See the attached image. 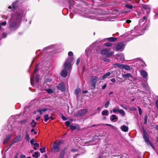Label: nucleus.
Returning a JSON list of instances; mask_svg holds the SVG:
<instances>
[{
  "mask_svg": "<svg viewBox=\"0 0 158 158\" xmlns=\"http://www.w3.org/2000/svg\"><path fill=\"white\" fill-rule=\"evenodd\" d=\"M26 14L23 9L19 8L15 14H13L8 22L9 28L11 31L16 30L19 27L22 17Z\"/></svg>",
  "mask_w": 158,
  "mask_h": 158,
  "instance_id": "1",
  "label": "nucleus"
},
{
  "mask_svg": "<svg viewBox=\"0 0 158 158\" xmlns=\"http://www.w3.org/2000/svg\"><path fill=\"white\" fill-rule=\"evenodd\" d=\"M73 60V57L68 58L64 64V69L61 72V75L63 77H65L71 69V63Z\"/></svg>",
  "mask_w": 158,
  "mask_h": 158,
  "instance_id": "2",
  "label": "nucleus"
},
{
  "mask_svg": "<svg viewBox=\"0 0 158 158\" xmlns=\"http://www.w3.org/2000/svg\"><path fill=\"white\" fill-rule=\"evenodd\" d=\"M110 49V48L108 49L106 48L102 49L101 51V54L103 55H106V57H109L114 54V52L113 51L109 52Z\"/></svg>",
  "mask_w": 158,
  "mask_h": 158,
  "instance_id": "3",
  "label": "nucleus"
},
{
  "mask_svg": "<svg viewBox=\"0 0 158 158\" xmlns=\"http://www.w3.org/2000/svg\"><path fill=\"white\" fill-rule=\"evenodd\" d=\"M62 143V140L59 141L57 143H56V141H55L52 145L53 152H59L60 150V145Z\"/></svg>",
  "mask_w": 158,
  "mask_h": 158,
  "instance_id": "4",
  "label": "nucleus"
},
{
  "mask_svg": "<svg viewBox=\"0 0 158 158\" xmlns=\"http://www.w3.org/2000/svg\"><path fill=\"white\" fill-rule=\"evenodd\" d=\"M114 66H116L118 67L120 69H124L127 70H130L131 69V68L130 66L128 65H124L119 63H116L113 64Z\"/></svg>",
  "mask_w": 158,
  "mask_h": 158,
  "instance_id": "5",
  "label": "nucleus"
},
{
  "mask_svg": "<svg viewBox=\"0 0 158 158\" xmlns=\"http://www.w3.org/2000/svg\"><path fill=\"white\" fill-rule=\"evenodd\" d=\"M87 110L86 109H82L79 111L76 114L74 115L75 117H80L84 115L87 112Z\"/></svg>",
  "mask_w": 158,
  "mask_h": 158,
  "instance_id": "6",
  "label": "nucleus"
},
{
  "mask_svg": "<svg viewBox=\"0 0 158 158\" xmlns=\"http://www.w3.org/2000/svg\"><path fill=\"white\" fill-rule=\"evenodd\" d=\"M98 79V77L96 76H93L91 78V86L94 88H95V85Z\"/></svg>",
  "mask_w": 158,
  "mask_h": 158,
  "instance_id": "7",
  "label": "nucleus"
},
{
  "mask_svg": "<svg viewBox=\"0 0 158 158\" xmlns=\"http://www.w3.org/2000/svg\"><path fill=\"white\" fill-rule=\"evenodd\" d=\"M143 137L145 142L148 145H149V143H150L149 140V136L148 135L145 131L143 132Z\"/></svg>",
  "mask_w": 158,
  "mask_h": 158,
  "instance_id": "8",
  "label": "nucleus"
},
{
  "mask_svg": "<svg viewBox=\"0 0 158 158\" xmlns=\"http://www.w3.org/2000/svg\"><path fill=\"white\" fill-rule=\"evenodd\" d=\"M124 45L123 43H118L116 46V50L117 51H122L124 49Z\"/></svg>",
  "mask_w": 158,
  "mask_h": 158,
  "instance_id": "9",
  "label": "nucleus"
},
{
  "mask_svg": "<svg viewBox=\"0 0 158 158\" xmlns=\"http://www.w3.org/2000/svg\"><path fill=\"white\" fill-rule=\"evenodd\" d=\"M19 6V2L18 0H16L12 3L11 6H9L8 7L9 9L13 8V10L17 8Z\"/></svg>",
  "mask_w": 158,
  "mask_h": 158,
  "instance_id": "10",
  "label": "nucleus"
},
{
  "mask_svg": "<svg viewBox=\"0 0 158 158\" xmlns=\"http://www.w3.org/2000/svg\"><path fill=\"white\" fill-rule=\"evenodd\" d=\"M92 49V47L91 46H90L86 49L85 50V53L87 56H89L93 53Z\"/></svg>",
  "mask_w": 158,
  "mask_h": 158,
  "instance_id": "11",
  "label": "nucleus"
},
{
  "mask_svg": "<svg viewBox=\"0 0 158 158\" xmlns=\"http://www.w3.org/2000/svg\"><path fill=\"white\" fill-rule=\"evenodd\" d=\"M21 136L20 135H19L17 136L13 140V143H17L19 142L21 140Z\"/></svg>",
  "mask_w": 158,
  "mask_h": 158,
  "instance_id": "12",
  "label": "nucleus"
},
{
  "mask_svg": "<svg viewBox=\"0 0 158 158\" xmlns=\"http://www.w3.org/2000/svg\"><path fill=\"white\" fill-rule=\"evenodd\" d=\"M115 57L118 60L120 61H123L124 60V57L123 54L120 53L118 54L115 56Z\"/></svg>",
  "mask_w": 158,
  "mask_h": 158,
  "instance_id": "13",
  "label": "nucleus"
},
{
  "mask_svg": "<svg viewBox=\"0 0 158 158\" xmlns=\"http://www.w3.org/2000/svg\"><path fill=\"white\" fill-rule=\"evenodd\" d=\"M57 88L62 91H64L65 89V85L63 83H60L57 86Z\"/></svg>",
  "mask_w": 158,
  "mask_h": 158,
  "instance_id": "14",
  "label": "nucleus"
},
{
  "mask_svg": "<svg viewBox=\"0 0 158 158\" xmlns=\"http://www.w3.org/2000/svg\"><path fill=\"white\" fill-rule=\"evenodd\" d=\"M112 73V72H111V73L109 72L105 74L102 76V79L104 80L105 79L107 78L108 77H112V76H110V75H111Z\"/></svg>",
  "mask_w": 158,
  "mask_h": 158,
  "instance_id": "15",
  "label": "nucleus"
},
{
  "mask_svg": "<svg viewBox=\"0 0 158 158\" xmlns=\"http://www.w3.org/2000/svg\"><path fill=\"white\" fill-rule=\"evenodd\" d=\"M142 8L145 10H147V13H148L150 11L151 8L149 6L147 5H143L142 6Z\"/></svg>",
  "mask_w": 158,
  "mask_h": 158,
  "instance_id": "16",
  "label": "nucleus"
},
{
  "mask_svg": "<svg viewBox=\"0 0 158 158\" xmlns=\"http://www.w3.org/2000/svg\"><path fill=\"white\" fill-rule=\"evenodd\" d=\"M120 129L122 131L125 132H127L128 129V127L125 125L121 126L120 127Z\"/></svg>",
  "mask_w": 158,
  "mask_h": 158,
  "instance_id": "17",
  "label": "nucleus"
},
{
  "mask_svg": "<svg viewBox=\"0 0 158 158\" xmlns=\"http://www.w3.org/2000/svg\"><path fill=\"white\" fill-rule=\"evenodd\" d=\"M140 74L143 78H146L148 76L147 72L144 70H142L140 71Z\"/></svg>",
  "mask_w": 158,
  "mask_h": 158,
  "instance_id": "18",
  "label": "nucleus"
},
{
  "mask_svg": "<svg viewBox=\"0 0 158 158\" xmlns=\"http://www.w3.org/2000/svg\"><path fill=\"white\" fill-rule=\"evenodd\" d=\"M11 135L9 134L6 137V138L4 139L3 142V144H5L10 139Z\"/></svg>",
  "mask_w": 158,
  "mask_h": 158,
  "instance_id": "19",
  "label": "nucleus"
},
{
  "mask_svg": "<svg viewBox=\"0 0 158 158\" xmlns=\"http://www.w3.org/2000/svg\"><path fill=\"white\" fill-rule=\"evenodd\" d=\"M122 77L124 78H132V76L130 73H126V74H123Z\"/></svg>",
  "mask_w": 158,
  "mask_h": 158,
  "instance_id": "20",
  "label": "nucleus"
},
{
  "mask_svg": "<svg viewBox=\"0 0 158 158\" xmlns=\"http://www.w3.org/2000/svg\"><path fill=\"white\" fill-rule=\"evenodd\" d=\"M47 109L46 108H42V109H38L37 110V112H39L40 114H42L44 112H46L47 111Z\"/></svg>",
  "mask_w": 158,
  "mask_h": 158,
  "instance_id": "21",
  "label": "nucleus"
},
{
  "mask_svg": "<svg viewBox=\"0 0 158 158\" xmlns=\"http://www.w3.org/2000/svg\"><path fill=\"white\" fill-rule=\"evenodd\" d=\"M110 119L111 121H113L115 120H117L118 118L116 117L115 115L113 114L110 116Z\"/></svg>",
  "mask_w": 158,
  "mask_h": 158,
  "instance_id": "22",
  "label": "nucleus"
},
{
  "mask_svg": "<svg viewBox=\"0 0 158 158\" xmlns=\"http://www.w3.org/2000/svg\"><path fill=\"white\" fill-rule=\"evenodd\" d=\"M81 92V89L80 88H77L75 90V93L76 95L77 98H79V94Z\"/></svg>",
  "mask_w": 158,
  "mask_h": 158,
  "instance_id": "23",
  "label": "nucleus"
},
{
  "mask_svg": "<svg viewBox=\"0 0 158 158\" xmlns=\"http://www.w3.org/2000/svg\"><path fill=\"white\" fill-rule=\"evenodd\" d=\"M64 150H61L60 152L58 158H64Z\"/></svg>",
  "mask_w": 158,
  "mask_h": 158,
  "instance_id": "24",
  "label": "nucleus"
},
{
  "mask_svg": "<svg viewBox=\"0 0 158 158\" xmlns=\"http://www.w3.org/2000/svg\"><path fill=\"white\" fill-rule=\"evenodd\" d=\"M117 38L115 37H110L108 38V40L111 42H115L117 40Z\"/></svg>",
  "mask_w": 158,
  "mask_h": 158,
  "instance_id": "25",
  "label": "nucleus"
},
{
  "mask_svg": "<svg viewBox=\"0 0 158 158\" xmlns=\"http://www.w3.org/2000/svg\"><path fill=\"white\" fill-rule=\"evenodd\" d=\"M102 114L103 115H107L109 114V112L107 110H105L102 112Z\"/></svg>",
  "mask_w": 158,
  "mask_h": 158,
  "instance_id": "26",
  "label": "nucleus"
},
{
  "mask_svg": "<svg viewBox=\"0 0 158 158\" xmlns=\"http://www.w3.org/2000/svg\"><path fill=\"white\" fill-rule=\"evenodd\" d=\"M37 124V123L36 122H35L34 120H32L31 122L30 123V125H31V126L32 127H35Z\"/></svg>",
  "mask_w": 158,
  "mask_h": 158,
  "instance_id": "27",
  "label": "nucleus"
},
{
  "mask_svg": "<svg viewBox=\"0 0 158 158\" xmlns=\"http://www.w3.org/2000/svg\"><path fill=\"white\" fill-rule=\"evenodd\" d=\"M34 81V75L32 74L31 77V85L33 86L34 84L33 82Z\"/></svg>",
  "mask_w": 158,
  "mask_h": 158,
  "instance_id": "28",
  "label": "nucleus"
},
{
  "mask_svg": "<svg viewBox=\"0 0 158 158\" xmlns=\"http://www.w3.org/2000/svg\"><path fill=\"white\" fill-rule=\"evenodd\" d=\"M45 90L46 91L48 94H52L53 92L52 89H46Z\"/></svg>",
  "mask_w": 158,
  "mask_h": 158,
  "instance_id": "29",
  "label": "nucleus"
},
{
  "mask_svg": "<svg viewBox=\"0 0 158 158\" xmlns=\"http://www.w3.org/2000/svg\"><path fill=\"white\" fill-rule=\"evenodd\" d=\"M25 139L27 141H29L30 140V136L28 134L26 133L25 135Z\"/></svg>",
  "mask_w": 158,
  "mask_h": 158,
  "instance_id": "30",
  "label": "nucleus"
},
{
  "mask_svg": "<svg viewBox=\"0 0 158 158\" xmlns=\"http://www.w3.org/2000/svg\"><path fill=\"white\" fill-rule=\"evenodd\" d=\"M118 112L121 114H122V116H124L125 115V113L124 111L122 110H118Z\"/></svg>",
  "mask_w": 158,
  "mask_h": 158,
  "instance_id": "31",
  "label": "nucleus"
},
{
  "mask_svg": "<svg viewBox=\"0 0 158 158\" xmlns=\"http://www.w3.org/2000/svg\"><path fill=\"white\" fill-rule=\"evenodd\" d=\"M33 145L34 146V149L35 150H37V148L39 146V144L37 143H35L33 144Z\"/></svg>",
  "mask_w": 158,
  "mask_h": 158,
  "instance_id": "32",
  "label": "nucleus"
},
{
  "mask_svg": "<svg viewBox=\"0 0 158 158\" xmlns=\"http://www.w3.org/2000/svg\"><path fill=\"white\" fill-rule=\"evenodd\" d=\"M125 6L126 7L130 9H132L133 8V6L132 5H129L128 4H126L125 5Z\"/></svg>",
  "mask_w": 158,
  "mask_h": 158,
  "instance_id": "33",
  "label": "nucleus"
},
{
  "mask_svg": "<svg viewBox=\"0 0 158 158\" xmlns=\"http://www.w3.org/2000/svg\"><path fill=\"white\" fill-rule=\"evenodd\" d=\"M44 121L45 122H47L49 118L48 117V114H46L44 116Z\"/></svg>",
  "mask_w": 158,
  "mask_h": 158,
  "instance_id": "34",
  "label": "nucleus"
},
{
  "mask_svg": "<svg viewBox=\"0 0 158 158\" xmlns=\"http://www.w3.org/2000/svg\"><path fill=\"white\" fill-rule=\"evenodd\" d=\"M104 45L107 47H110L112 45V44L109 43H106L104 44Z\"/></svg>",
  "mask_w": 158,
  "mask_h": 158,
  "instance_id": "35",
  "label": "nucleus"
},
{
  "mask_svg": "<svg viewBox=\"0 0 158 158\" xmlns=\"http://www.w3.org/2000/svg\"><path fill=\"white\" fill-rule=\"evenodd\" d=\"M107 58L108 57H106V56H105V57L103 58L102 59L103 61L105 62H109L110 61V60L108 59H107Z\"/></svg>",
  "mask_w": 158,
  "mask_h": 158,
  "instance_id": "36",
  "label": "nucleus"
},
{
  "mask_svg": "<svg viewBox=\"0 0 158 158\" xmlns=\"http://www.w3.org/2000/svg\"><path fill=\"white\" fill-rule=\"evenodd\" d=\"M142 86L145 89H147L148 88V85L147 84H143Z\"/></svg>",
  "mask_w": 158,
  "mask_h": 158,
  "instance_id": "37",
  "label": "nucleus"
},
{
  "mask_svg": "<svg viewBox=\"0 0 158 158\" xmlns=\"http://www.w3.org/2000/svg\"><path fill=\"white\" fill-rule=\"evenodd\" d=\"M45 147H44L43 148H40V150L41 153H43L45 152Z\"/></svg>",
  "mask_w": 158,
  "mask_h": 158,
  "instance_id": "38",
  "label": "nucleus"
},
{
  "mask_svg": "<svg viewBox=\"0 0 158 158\" xmlns=\"http://www.w3.org/2000/svg\"><path fill=\"white\" fill-rule=\"evenodd\" d=\"M33 156L34 157H35L36 158H37L39 157V155L38 152H35L34 154L33 155Z\"/></svg>",
  "mask_w": 158,
  "mask_h": 158,
  "instance_id": "39",
  "label": "nucleus"
},
{
  "mask_svg": "<svg viewBox=\"0 0 158 158\" xmlns=\"http://www.w3.org/2000/svg\"><path fill=\"white\" fill-rule=\"evenodd\" d=\"M110 102L109 101H107L106 103V104H105V107L106 108H108V107L109 104H110Z\"/></svg>",
  "mask_w": 158,
  "mask_h": 158,
  "instance_id": "40",
  "label": "nucleus"
},
{
  "mask_svg": "<svg viewBox=\"0 0 158 158\" xmlns=\"http://www.w3.org/2000/svg\"><path fill=\"white\" fill-rule=\"evenodd\" d=\"M70 128L72 130H74L76 127V126H74L73 125H71L70 126Z\"/></svg>",
  "mask_w": 158,
  "mask_h": 158,
  "instance_id": "41",
  "label": "nucleus"
},
{
  "mask_svg": "<svg viewBox=\"0 0 158 158\" xmlns=\"http://www.w3.org/2000/svg\"><path fill=\"white\" fill-rule=\"evenodd\" d=\"M104 126H110L111 127H112L113 129H115V127L110 124H104Z\"/></svg>",
  "mask_w": 158,
  "mask_h": 158,
  "instance_id": "42",
  "label": "nucleus"
},
{
  "mask_svg": "<svg viewBox=\"0 0 158 158\" xmlns=\"http://www.w3.org/2000/svg\"><path fill=\"white\" fill-rule=\"evenodd\" d=\"M65 124L66 126H67L69 127L70 126V123L69 121H67L65 122Z\"/></svg>",
  "mask_w": 158,
  "mask_h": 158,
  "instance_id": "43",
  "label": "nucleus"
},
{
  "mask_svg": "<svg viewBox=\"0 0 158 158\" xmlns=\"http://www.w3.org/2000/svg\"><path fill=\"white\" fill-rule=\"evenodd\" d=\"M147 118H148V117H147V115H145V116H144V123L145 124H146L147 123Z\"/></svg>",
  "mask_w": 158,
  "mask_h": 158,
  "instance_id": "44",
  "label": "nucleus"
},
{
  "mask_svg": "<svg viewBox=\"0 0 158 158\" xmlns=\"http://www.w3.org/2000/svg\"><path fill=\"white\" fill-rule=\"evenodd\" d=\"M68 55L69 56H73V53L72 52L70 51L68 52Z\"/></svg>",
  "mask_w": 158,
  "mask_h": 158,
  "instance_id": "45",
  "label": "nucleus"
},
{
  "mask_svg": "<svg viewBox=\"0 0 158 158\" xmlns=\"http://www.w3.org/2000/svg\"><path fill=\"white\" fill-rule=\"evenodd\" d=\"M138 108L139 114L140 115H141L142 114V110H141V108L139 107H138Z\"/></svg>",
  "mask_w": 158,
  "mask_h": 158,
  "instance_id": "46",
  "label": "nucleus"
},
{
  "mask_svg": "<svg viewBox=\"0 0 158 158\" xmlns=\"http://www.w3.org/2000/svg\"><path fill=\"white\" fill-rule=\"evenodd\" d=\"M39 75H37L35 77V81L36 82H38L39 81Z\"/></svg>",
  "mask_w": 158,
  "mask_h": 158,
  "instance_id": "47",
  "label": "nucleus"
},
{
  "mask_svg": "<svg viewBox=\"0 0 158 158\" xmlns=\"http://www.w3.org/2000/svg\"><path fill=\"white\" fill-rule=\"evenodd\" d=\"M38 65H37L35 69V70L34 71V73H36L37 71H38Z\"/></svg>",
  "mask_w": 158,
  "mask_h": 158,
  "instance_id": "48",
  "label": "nucleus"
},
{
  "mask_svg": "<svg viewBox=\"0 0 158 158\" xmlns=\"http://www.w3.org/2000/svg\"><path fill=\"white\" fill-rule=\"evenodd\" d=\"M61 118L63 121H65L67 120V118L63 115H61Z\"/></svg>",
  "mask_w": 158,
  "mask_h": 158,
  "instance_id": "49",
  "label": "nucleus"
},
{
  "mask_svg": "<svg viewBox=\"0 0 158 158\" xmlns=\"http://www.w3.org/2000/svg\"><path fill=\"white\" fill-rule=\"evenodd\" d=\"M121 106L124 109L126 110H127V108L126 106H125L123 105H122V104H121Z\"/></svg>",
  "mask_w": 158,
  "mask_h": 158,
  "instance_id": "50",
  "label": "nucleus"
},
{
  "mask_svg": "<svg viewBox=\"0 0 158 158\" xmlns=\"http://www.w3.org/2000/svg\"><path fill=\"white\" fill-rule=\"evenodd\" d=\"M35 142V140L34 139H32L30 140V143L31 145H33V144L34 143V142Z\"/></svg>",
  "mask_w": 158,
  "mask_h": 158,
  "instance_id": "51",
  "label": "nucleus"
},
{
  "mask_svg": "<svg viewBox=\"0 0 158 158\" xmlns=\"http://www.w3.org/2000/svg\"><path fill=\"white\" fill-rule=\"evenodd\" d=\"M31 132H34V134H35V135H36L37 134V132H36L35 131V130L34 129H32L31 130Z\"/></svg>",
  "mask_w": 158,
  "mask_h": 158,
  "instance_id": "52",
  "label": "nucleus"
},
{
  "mask_svg": "<svg viewBox=\"0 0 158 158\" xmlns=\"http://www.w3.org/2000/svg\"><path fill=\"white\" fill-rule=\"evenodd\" d=\"M6 35H7L5 33H3L2 34V36L3 38H6Z\"/></svg>",
  "mask_w": 158,
  "mask_h": 158,
  "instance_id": "53",
  "label": "nucleus"
},
{
  "mask_svg": "<svg viewBox=\"0 0 158 158\" xmlns=\"http://www.w3.org/2000/svg\"><path fill=\"white\" fill-rule=\"evenodd\" d=\"M6 24V21L2 22L1 23V25L2 26H5Z\"/></svg>",
  "mask_w": 158,
  "mask_h": 158,
  "instance_id": "54",
  "label": "nucleus"
},
{
  "mask_svg": "<svg viewBox=\"0 0 158 158\" xmlns=\"http://www.w3.org/2000/svg\"><path fill=\"white\" fill-rule=\"evenodd\" d=\"M27 119H25L23 120L22 121H21V123L23 124H24V123H26V122H27Z\"/></svg>",
  "mask_w": 158,
  "mask_h": 158,
  "instance_id": "55",
  "label": "nucleus"
},
{
  "mask_svg": "<svg viewBox=\"0 0 158 158\" xmlns=\"http://www.w3.org/2000/svg\"><path fill=\"white\" fill-rule=\"evenodd\" d=\"M80 59L79 58H78V59H77V62H76V64L77 65H78L79 64V63H80Z\"/></svg>",
  "mask_w": 158,
  "mask_h": 158,
  "instance_id": "56",
  "label": "nucleus"
},
{
  "mask_svg": "<svg viewBox=\"0 0 158 158\" xmlns=\"http://www.w3.org/2000/svg\"><path fill=\"white\" fill-rule=\"evenodd\" d=\"M118 110H119L116 109H113V110L112 111L113 112V113H115L117 111L118 112Z\"/></svg>",
  "mask_w": 158,
  "mask_h": 158,
  "instance_id": "57",
  "label": "nucleus"
},
{
  "mask_svg": "<svg viewBox=\"0 0 158 158\" xmlns=\"http://www.w3.org/2000/svg\"><path fill=\"white\" fill-rule=\"evenodd\" d=\"M155 104L156 107L158 108V100H157L156 101Z\"/></svg>",
  "mask_w": 158,
  "mask_h": 158,
  "instance_id": "58",
  "label": "nucleus"
},
{
  "mask_svg": "<svg viewBox=\"0 0 158 158\" xmlns=\"http://www.w3.org/2000/svg\"><path fill=\"white\" fill-rule=\"evenodd\" d=\"M130 110H136V109L134 107H132L130 108Z\"/></svg>",
  "mask_w": 158,
  "mask_h": 158,
  "instance_id": "59",
  "label": "nucleus"
},
{
  "mask_svg": "<svg viewBox=\"0 0 158 158\" xmlns=\"http://www.w3.org/2000/svg\"><path fill=\"white\" fill-rule=\"evenodd\" d=\"M150 144V146L152 147L153 149L154 150H155V148L153 146V145L152 144V143L150 142V143H149V145Z\"/></svg>",
  "mask_w": 158,
  "mask_h": 158,
  "instance_id": "60",
  "label": "nucleus"
},
{
  "mask_svg": "<svg viewBox=\"0 0 158 158\" xmlns=\"http://www.w3.org/2000/svg\"><path fill=\"white\" fill-rule=\"evenodd\" d=\"M110 81L113 82H115L116 81V80L115 78H112L111 79Z\"/></svg>",
  "mask_w": 158,
  "mask_h": 158,
  "instance_id": "61",
  "label": "nucleus"
},
{
  "mask_svg": "<svg viewBox=\"0 0 158 158\" xmlns=\"http://www.w3.org/2000/svg\"><path fill=\"white\" fill-rule=\"evenodd\" d=\"M106 87V84H105L104 85H103L102 86V89H105Z\"/></svg>",
  "mask_w": 158,
  "mask_h": 158,
  "instance_id": "62",
  "label": "nucleus"
},
{
  "mask_svg": "<svg viewBox=\"0 0 158 158\" xmlns=\"http://www.w3.org/2000/svg\"><path fill=\"white\" fill-rule=\"evenodd\" d=\"M126 22L128 23H129L131 22V21L130 20H127L126 21Z\"/></svg>",
  "mask_w": 158,
  "mask_h": 158,
  "instance_id": "63",
  "label": "nucleus"
},
{
  "mask_svg": "<svg viewBox=\"0 0 158 158\" xmlns=\"http://www.w3.org/2000/svg\"><path fill=\"white\" fill-rule=\"evenodd\" d=\"M21 158H26V157L24 155H21Z\"/></svg>",
  "mask_w": 158,
  "mask_h": 158,
  "instance_id": "64",
  "label": "nucleus"
}]
</instances>
